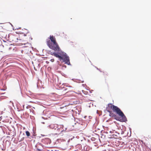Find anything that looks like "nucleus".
Returning a JSON list of instances; mask_svg holds the SVG:
<instances>
[{
    "label": "nucleus",
    "instance_id": "1",
    "mask_svg": "<svg viewBox=\"0 0 151 151\" xmlns=\"http://www.w3.org/2000/svg\"><path fill=\"white\" fill-rule=\"evenodd\" d=\"M106 109L110 113L109 116L114 117L116 120L122 122L127 121V118L123 113L117 106L110 103L107 105Z\"/></svg>",
    "mask_w": 151,
    "mask_h": 151
},
{
    "label": "nucleus",
    "instance_id": "2",
    "mask_svg": "<svg viewBox=\"0 0 151 151\" xmlns=\"http://www.w3.org/2000/svg\"><path fill=\"white\" fill-rule=\"evenodd\" d=\"M49 40H47V44L50 49L54 50L55 51L60 52V49L58 44L56 42V39L53 35L50 36Z\"/></svg>",
    "mask_w": 151,
    "mask_h": 151
},
{
    "label": "nucleus",
    "instance_id": "3",
    "mask_svg": "<svg viewBox=\"0 0 151 151\" xmlns=\"http://www.w3.org/2000/svg\"><path fill=\"white\" fill-rule=\"evenodd\" d=\"M61 58L60 59V60H63V61L65 62V63L68 65H70V62L68 56H67L65 53L63 54L61 56Z\"/></svg>",
    "mask_w": 151,
    "mask_h": 151
},
{
    "label": "nucleus",
    "instance_id": "4",
    "mask_svg": "<svg viewBox=\"0 0 151 151\" xmlns=\"http://www.w3.org/2000/svg\"><path fill=\"white\" fill-rule=\"evenodd\" d=\"M9 38L10 40L14 42H18V38L17 36L13 34H10L9 37Z\"/></svg>",
    "mask_w": 151,
    "mask_h": 151
},
{
    "label": "nucleus",
    "instance_id": "5",
    "mask_svg": "<svg viewBox=\"0 0 151 151\" xmlns=\"http://www.w3.org/2000/svg\"><path fill=\"white\" fill-rule=\"evenodd\" d=\"M3 46L6 48L7 47V50H9L12 49V47H10V44L8 42H5Z\"/></svg>",
    "mask_w": 151,
    "mask_h": 151
},
{
    "label": "nucleus",
    "instance_id": "6",
    "mask_svg": "<svg viewBox=\"0 0 151 151\" xmlns=\"http://www.w3.org/2000/svg\"><path fill=\"white\" fill-rule=\"evenodd\" d=\"M24 35L27 37V39L29 40H32V38L31 34L28 32H27L26 34H24Z\"/></svg>",
    "mask_w": 151,
    "mask_h": 151
},
{
    "label": "nucleus",
    "instance_id": "7",
    "mask_svg": "<svg viewBox=\"0 0 151 151\" xmlns=\"http://www.w3.org/2000/svg\"><path fill=\"white\" fill-rule=\"evenodd\" d=\"M60 55H61V54L60 53H56V52H53L52 54H51V55H54L55 57L57 58H58L60 59H60L61 58V56Z\"/></svg>",
    "mask_w": 151,
    "mask_h": 151
},
{
    "label": "nucleus",
    "instance_id": "8",
    "mask_svg": "<svg viewBox=\"0 0 151 151\" xmlns=\"http://www.w3.org/2000/svg\"><path fill=\"white\" fill-rule=\"evenodd\" d=\"M26 134L27 136V137H29L30 135V133L28 131H27L26 132Z\"/></svg>",
    "mask_w": 151,
    "mask_h": 151
},
{
    "label": "nucleus",
    "instance_id": "9",
    "mask_svg": "<svg viewBox=\"0 0 151 151\" xmlns=\"http://www.w3.org/2000/svg\"><path fill=\"white\" fill-rule=\"evenodd\" d=\"M83 92L84 94L85 95H87L88 94V92L86 91H85L84 90H82V91Z\"/></svg>",
    "mask_w": 151,
    "mask_h": 151
},
{
    "label": "nucleus",
    "instance_id": "10",
    "mask_svg": "<svg viewBox=\"0 0 151 151\" xmlns=\"http://www.w3.org/2000/svg\"><path fill=\"white\" fill-rule=\"evenodd\" d=\"M24 139V137H23L21 138H20V136H19V138H18L19 139H20V140H19L20 141H23Z\"/></svg>",
    "mask_w": 151,
    "mask_h": 151
},
{
    "label": "nucleus",
    "instance_id": "11",
    "mask_svg": "<svg viewBox=\"0 0 151 151\" xmlns=\"http://www.w3.org/2000/svg\"><path fill=\"white\" fill-rule=\"evenodd\" d=\"M69 87H68V88H66L65 89V90H67V92H68L69 91H71V90H70L69 89Z\"/></svg>",
    "mask_w": 151,
    "mask_h": 151
},
{
    "label": "nucleus",
    "instance_id": "12",
    "mask_svg": "<svg viewBox=\"0 0 151 151\" xmlns=\"http://www.w3.org/2000/svg\"><path fill=\"white\" fill-rule=\"evenodd\" d=\"M35 151H42V150L38 148H36Z\"/></svg>",
    "mask_w": 151,
    "mask_h": 151
},
{
    "label": "nucleus",
    "instance_id": "13",
    "mask_svg": "<svg viewBox=\"0 0 151 151\" xmlns=\"http://www.w3.org/2000/svg\"><path fill=\"white\" fill-rule=\"evenodd\" d=\"M50 61H51L52 62H53L54 61V59H51L50 60Z\"/></svg>",
    "mask_w": 151,
    "mask_h": 151
},
{
    "label": "nucleus",
    "instance_id": "14",
    "mask_svg": "<svg viewBox=\"0 0 151 151\" xmlns=\"http://www.w3.org/2000/svg\"><path fill=\"white\" fill-rule=\"evenodd\" d=\"M115 131L114 130H112V131H111L109 132L110 133H114V131Z\"/></svg>",
    "mask_w": 151,
    "mask_h": 151
},
{
    "label": "nucleus",
    "instance_id": "15",
    "mask_svg": "<svg viewBox=\"0 0 151 151\" xmlns=\"http://www.w3.org/2000/svg\"><path fill=\"white\" fill-rule=\"evenodd\" d=\"M63 127V125H61L60 127Z\"/></svg>",
    "mask_w": 151,
    "mask_h": 151
},
{
    "label": "nucleus",
    "instance_id": "16",
    "mask_svg": "<svg viewBox=\"0 0 151 151\" xmlns=\"http://www.w3.org/2000/svg\"><path fill=\"white\" fill-rule=\"evenodd\" d=\"M53 52H50V54L51 55V54H52L53 53Z\"/></svg>",
    "mask_w": 151,
    "mask_h": 151
},
{
    "label": "nucleus",
    "instance_id": "17",
    "mask_svg": "<svg viewBox=\"0 0 151 151\" xmlns=\"http://www.w3.org/2000/svg\"><path fill=\"white\" fill-rule=\"evenodd\" d=\"M46 63H49V62H48V61H47L46 62Z\"/></svg>",
    "mask_w": 151,
    "mask_h": 151
}]
</instances>
